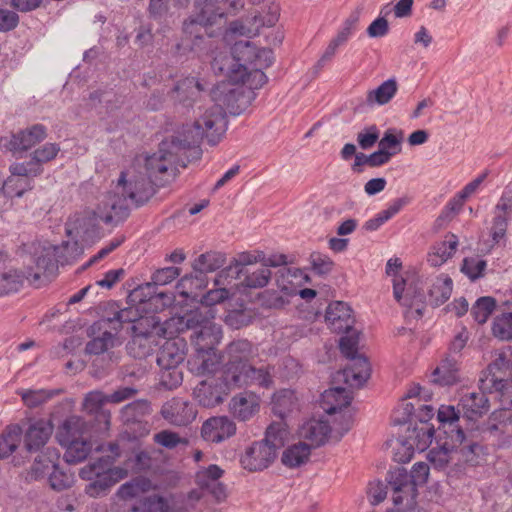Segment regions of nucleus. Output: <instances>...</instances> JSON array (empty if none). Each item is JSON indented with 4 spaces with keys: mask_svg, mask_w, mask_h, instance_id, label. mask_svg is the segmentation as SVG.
Segmentation results:
<instances>
[{
    "mask_svg": "<svg viewBox=\"0 0 512 512\" xmlns=\"http://www.w3.org/2000/svg\"><path fill=\"white\" fill-rule=\"evenodd\" d=\"M286 434L280 423L271 424L264 439L246 448L240 458L242 467L250 472L267 469L276 459L278 450L284 446Z\"/></svg>",
    "mask_w": 512,
    "mask_h": 512,
    "instance_id": "6",
    "label": "nucleus"
},
{
    "mask_svg": "<svg viewBox=\"0 0 512 512\" xmlns=\"http://www.w3.org/2000/svg\"><path fill=\"white\" fill-rule=\"evenodd\" d=\"M33 188V180L27 177L9 176L3 183V194L8 197H21L26 191Z\"/></svg>",
    "mask_w": 512,
    "mask_h": 512,
    "instance_id": "50",
    "label": "nucleus"
},
{
    "mask_svg": "<svg viewBox=\"0 0 512 512\" xmlns=\"http://www.w3.org/2000/svg\"><path fill=\"white\" fill-rule=\"evenodd\" d=\"M487 266L485 260L477 257L464 258L461 271L472 281L483 276V272Z\"/></svg>",
    "mask_w": 512,
    "mask_h": 512,
    "instance_id": "62",
    "label": "nucleus"
},
{
    "mask_svg": "<svg viewBox=\"0 0 512 512\" xmlns=\"http://www.w3.org/2000/svg\"><path fill=\"white\" fill-rule=\"evenodd\" d=\"M180 275V269L177 267H164L161 269H158L153 275H152V283H146L145 285H141L134 289L130 297H132L133 301H139V302H146L151 301L154 298H160L163 299V305L168 306L171 305L173 302L172 295L159 292L155 296L151 295V291L154 290L155 286L158 285H166L172 282L174 279H176Z\"/></svg>",
    "mask_w": 512,
    "mask_h": 512,
    "instance_id": "12",
    "label": "nucleus"
},
{
    "mask_svg": "<svg viewBox=\"0 0 512 512\" xmlns=\"http://www.w3.org/2000/svg\"><path fill=\"white\" fill-rule=\"evenodd\" d=\"M493 335L500 340L512 339V312L502 313L495 317L492 325Z\"/></svg>",
    "mask_w": 512,
    "mask_h": 512,
    "instance_id": "56",
    "label": "nucleus"
},
{
    "mask_svg": "<svg viewBox=\"0 0 512 512\" xmlns=\"http://www.w3.org/2000/svg\"><path fill=\"white\" fill-rule=\"evenodd\" d=\"M25 278L27 275L16 269L0 271V296L17 292Z\"/></svg>",
    "mask_w": 512,
    "mask_h": 512,
    "instance_id": "48",
    "label": "nucleus"
},
{
    "mask_svg": "<svg viewBox=\"0 0 512 512\" xmlns=\"http://www.w3.org/2000/svg\"><path fill=\"white\" fill-rule=\"evenodd\" d=\"M511 424L512 412L510 410L496 411L490 416L487 431L498 438L499 446H507L512 443Z\"/></svg>",
    "mask_w": 512,
    "mask_h": 512,
    "instance_id": "30",
    "label": "nucleus"
},
{
    "mask_svg": "<svg viewBox=\"0 0 512 512\" xmlns=\"http://www.w3.org/2000/svg\"><path fill=\"white\" fill-rule=\"evenodd\" d=\"M106 402H109L108 395L101 391H91L86 394L84 398L83 408L88 413H96L97 419L103 420L105 428H108L110 424V412L102 410V406Z\"/></svg>",
    "mask_w": 512,
    "mask_h": 512,
    "instance_id": "41",
    "label": "nucleus"
},
{
    "mask_svg": "<svg viewBox=\"0 0 512 512\" xmlns=\"http://www.w3.org/2000/svg\"><path fill=\"white\" fill-rule=\"evenodd\" d=\"M508 363L503 356L497 357L479 378V392L462 396L461 406L469 419H474L489 411L487 393L501 392L506 386Z\"/></svg>",
    "mask_w": 512,
    "mask_h": 512,
    "instance_id": "5",
    "label": "nucleus"
},
{
    "mask_svg": "<svg viewBox=\"0 0 512 512\" xmlns=\"http://www.w3.org/2000/svg\"><path fill=\"white\" fill-rule=\"evenodd\" d=\"M413 433L415 434L413 444H415L416 449L424 451L432 443L435 429L434 426L421 425L420 427H416Z\"/></svg>",
    "mask_w": 512,
    "mask_h": 512,
    "instance_id": "63",
    "label": "nucleus"
},
{
    "mask_svg": "<svg viewBox=\"0 0 512 512\" xmlns=\"http://www.w3.org/2000/svg\"><path fill=\"white\" fill-rule=\"evenodd\" d=\"M239 280L246 288L259 289L265 287L270 278L271 271L268 268H253L241 270L240 268L227 267L216 277V284L222 283L223 279Z\"/></svg>",
    "mask_w": 512,
    "mask_h": 512,
    "instance_id": "17",
    "label": "nucleus"
},
{
    "mask_svg": "<svg viewBox=\"0 0 512 512\" xmlns=\"http://www.w3.org/2000/svg\"><path fill=\"white\" fill-rule=\"evenodd\" d=\"M202 320L194 328L193 334L190 336L195 351L201 350H217L223 338V332L220 325L215 324L212 320L215 314L210 310L206 313L202 312Z\"/></svg>",
    "mask_w": 512,
    "mask_h": 512,
    "instance_id": "13",
    "label": "nucleus"
},
{
    "mask_svg": "<svg viewBox=\"0 0 512 512\" xmlns=\"http://www.w3.org/2000/svg\"><path fill=\"white\" fill-rule=\"evenodd\" d=\"M178 8L187 7L192 2V15L183 22L182 37L177 44L179 51L202 52L208 48L209 38L214 36L213 27L220 25L227 7L236 10L238 0H173Z\"/></svg>",
    "mask_w": 512,
    "mask_h": 512,
    "instance_id": "2",
    "label": "nucleus"
},
{
    "mask_svg": "<svg viewBox=\"0 0 512 512\" xmlns=\"http://www.w3.org/2000/svg\"><path fill=\"white\" fill-rule=\"evenodd\" d=\"M451 438L453 442L459 443V446L456 447L461 454L465 467L467 468L478 465L480 455L483 453L482 446L475 442L466 443L465 433L458 427Z\"/></svg>",
    "mask_w": 512,
    "mask_h": 512,
    "instance_id": "36",
    "label": "nucleus"
},
{
    "mask_svg": "<svg viewBox=\"0 0 512 512\" xmlns=\"http://www.w3.org/2000/svg\"><path fill=\"white\" fill-rule=\"evenodd\" d=\"M458 381L459 361L455 356L449 355L434 370L431 382L441 386H450Z\"/></svg>",
    "mask_w": 512,
    "mask_h": 512,
    "instance_id": "35",
    "label": "nucleus"
},
{
    "mask_svg": "<svg viewBox=\"0 0 512 512\" xmlns=\"http://www.w3.org/2000/svg\"><path fill=\"white\" fill-rule=\"evenodd\" d=\"M89 426L80 416L66 418L58 427L56 439L66 448L64 459L69 464L82 462L89 455L92 446L89 440Z\"/></svg>",
    "mask_w": 512,
    "mask_h": 512,
    "instance_id": "8",
    "label": "nucleus"
},
{
    "mask_svg": "<svg viewBox=\"0 0 512 512\" xmlns=\"http://www.w3.org/2000/svg\"><path fill=\"white\" fill-rule=\"evenodd\" d=\"M201 310H192L182 316H173L161 323L160 336L172 340L177 334L197 328L202 320Z\"/></svg>",
    "mask_w": 512,
    "mask_h": 512,
    "instance_id": "27",
    "label": "nucleus"
},
{
    "mask_svg": "<svg viewBox=\"0 0 512 512\" xmlns=\"http://www.w3.org/2000/svg\"><path fill=\"white\" fill-rule=\"evenodd\" d=\"M248 83L221 81L211 91L213 104L205 108L192 125H186L177 136V143L184 148H197L203 139L214 146L227 129L226 111L232 115L243 113L255 98Z\"/></svg>",
    "mask_w": 512,
    "mask_h": 512,
    "instance_id": "1",
    "label": "nucleus"
},
{
    "mask_svg": "<svg viewBox=\"0 0 512 512\" xmlns=\"http://www.w3.org/2000/svg\"><path fill=\"white\" fill-rule=\"evenodd\" d=\"M130 200L121 191L109 192L98 205L99 217L106 224H118L129 216Z\"/></svg>",
    "mask_w": 512,
    "mask_h": 512,
    "instance_id": "18",
    "label": "nucleus"
},
{
    "mask_svg": "<svg viewBox=\"0 0 512 512\" xmlns=\"http://www.w3.org/2000/svg\"><path fill=\"white\" fill-rule=\"evenodd\" d=\"M161 336H132V339L127 344L128 353L134 358H146L153 351L154 347L158 345V339Z\"/></svg>",
    "mask_w": 512,
    "mask_h": 512,
    "instance_id": "43",
    "label": "nucleus"
},
{
    "mask_svg": "<svg viewBox=\"0 0 512 512\" xmlns=\"http://www.w3.org/2000/svg\"><path fill=\"white\" fill-rule=\"evenodd\" d=\"M108 326L109 320H98L88 328L91 340L85 347L87 354L99 355L114 347L116 334Z\"/></svg>",
    "mask_w": 512,
    "mask_h": 512,
    "instance_id": "21",
    "label": "nucleus"
},
{
    "mask_svg": "<svg viewBox=\"0 0 512 512\" xmlns=\"http://www.w3.org/2000/svg\"><path fill=\"white\" fill-rule=\"evenodd\" d=\"M53 432L49 420L38 419L31 422L24 434V445L28 452L40 451L48 442Z\"/></svg>",
    "mask_w": 512,
    "mask_h": 512,
    "instance_id": "29",
    "label": "nucleus"
},
{
    "mask_svg": "<svg viewBox=\"0 0 512 512\" xmlns=\"http://www.w3.org/2000/svg\"><path fill=\"white\" fill-rule=\"evenodd\" d=\"M225 380L231 388H245L249 386L270 388L273 384V377L269 367H255L250 363L236 369L235 373L226 375Z\"/></svg>",
    "mask_w": 512,
    "mask_h": 512,
    "instance_id": "14",
    "label": "nucleus"
},
{
    "mask_svg": "<svg viewBox=\"0 0 512 512\" xmlns=\"http://www.w3.org/2000/svg\"><path fill=\"white\" fill-rule=\"evenodd\" d=\"M226 262L225 254L216 251H209L199 255L193 262V269L201 275L214 272L221 268Z\"/></svg>",
    "mask_w": 512,
    "mask_h": 512,
    "instance_id": "44",
    "label": "nucleus"
},
{
    "mask_svg": "<svg viewBox=\"0 0 512 512\" xmlns=\"http://www.w3.org/2000/svg\"><path fill=\"white\" fill-rule=\"evenodd\" d=\"M17 394L21 397L23 403L29 408H35L47 402L57 394V391L45 389H20Z\"/></svg>",
    "mask_w": 512,
    "mask_h": 512,
    "instance_id": "49",
    "label": "nucleus"
},
{
    "mask_svg": "<svg viewBox=\"0 0 512 512\" xmlns=\"http://www.w3.org/2000/svg\"><path fill=\"white\" fill-rule=\"evenodd\" d=\"M47 137V128L42 124H34L12 134L8 148L13 152H23L39 144Z\"/></svg>",
    "mask_w": 512,
    "mask_h": 512,
    "instance_id": "24",
    "label": "nucleus"
},
{
    "mask_svg": "<svg viewBox=\"0 0 512 512\" xmlns=\"http://www.w3.org/2000/svg\"><path fill=\"white\" fill-rule=\"evenodd\" d=\"M43 170L44 169H40L38 166H36L31 159L26 162L13 163L9 167L11 176L20 178L27 177L31 180H33L34 177L41 175Z\"/></svg>",
    "mask_w": 512,
    "mask_h": 512,
    "instance_id": "61",
    "label": "nucleus"
},
{
    "mask_svg": "<svg viewBox=\"0 0 512 512\" xmlns=\"http://www.w3.org/2000/svg\"><path fill=\"white\" fill-rule=\"evenodd\" d=\"M186 149L177 143V136L173 137L170 142L163 141L159 151L145 159L148 180L141 177L127 181L126 174L122 172L116 189L121 190L131 203L137 206L142 205L153 194L151 183L162 186L174 177L176 156L179 151Z\"/></svg>",
    "mask_w": 512,
    "mask_h": 512,
    "instance_id": "3",
    "label": "nucleus"
},
{
    "mask_svg": "<svg viewBox=\"0 0 512 512\" xmlns=\"http://www.w3.org/2000/svg\"><path fill=\"white\" fill-rule=\"evenodd\" d=\"M47 454L48 455L41 454L35 458L27 472L26 478L28 480L37 481L43 479L46 475H50L53 467L55 466L52 456H55L56 454L52 450H48Z\"/></svg>",
    "mask_w": 512,
    "mask_h": 512,
    "instance_id": "47",
    "label": "nucleus"
},
{
    "mask_svg": "<svg viewBox=\"0 0 512 512\" xmlns=\"http://www.w3.org/2000/svg\"><path fill=\"white\" fill-rule=\"evenodd\" d=\"M161 414L172 425L186 426L196 418L197 411L192 403L173 398L163 405Z\"/></svg>",
    "mask_w": 512,
    "mask_h": 512,
    "instance_id": "23",
    "label": "nucleus"
},
{
    "mask_svg": "<svg viewBox=\"0 0 512 512\" xmlns=\"http://www.w3.org/2000/svg\"><path fill=\"white\" fill-rule=\"evenodd\" d=\"M236 433V424L227 416L211 417L201 427V437L211 443H221Z\"/></svg>",
    "mask_w": 512,
    "mask_h": 512,
    "instance_id": "22",
    "label": "nucleus"
},
{
    "mask_svg": "<svg viewBox=\"0 0 512 512\" xmlns=\"http://www.w3.org/2000/svg\"><path fill=\"white\" fill-rule=\"evenodd\" d=\"M310 454L311 445L301 441L287 447L283 451L281 462L288 468H297L308 461Z\"/></svg>",
    "mask_w": 512,
    "mask_h": 512,
    "instance_id": "40",
    "label": "nucleus"
},
{
    "mask_svg": "<svg viewBox=\"0 0 512 512\" xmlns=\"http://www.w3.org/2000/svg\"><path fill=\"white\" fill-rule=\"evenodd\" d=\"M48 481L53 490L60 492L73 485L74 475L72 473L65 472L55 464L49 475Z\"/></svg>",
    "mask_w": 512,
    "mask_h": 512,
    "instance_id": "57",
    "label": "nucleus"
},
{
    "mask_svg": "<svg viewBox=\"0 0 512 512\" xmlns=\"http://www.w3.org/2000/svg\"><path fill=\"white\" fill-rule=\"evenodd\" d=\"M150 404L146 400H137L127 404L122 409L123 417L127 422L139 421L141 417L150 413Z\"/></svg>",
    "mask_w": 512,
    "mask_h": 512,
    "instance_id": "59",
    "label": "nucleus"
},
{
    "mask_svg": "<svg viewBox=\"0 0 512 512\" xmlns=\"http://www.w3.org/2000/svg\"><path fill=\"white\" fill-rule=\"evenodd\" d=\"M496 300L493 297H480L472 306L471 314L476 322L484 324L494 312Z\"/></svg>",
    "mask_w": 512,
    "mask_h": 512,
    "instance_id": "54",
    "label": "nucleus"
},
{
    "mask_svg": "<svg viewBox=\"0 0 512 512\" xmlns=\"http://www.w3.org/2000/svg\"><path fill=\"white\" fill-rule=\"evenodd\" d=\"M69 248V243L64 242L61 246L52 245L50 243L39 244L34 248L33 258L36 265V271H29L27 279L32 278L33 281L40 279L42 274H53L57 268L58 263H64L68 260L64 257L62 252Z\"/></svg>",
    "mask_w": 512,
    "mask_h": 512,
    "instance_id": "11",
    "label": "nucleus"
},
{
    "mask_svg": "<svg viewBox=\"0 0 512 512\" xmlns=\"http://www.w3.org/2000/svg\"><path fill=\"white\" fill-rule=\"evenodd\" d=\"M256 57V46L248 40L236 41L231 54H218L211 67L215 74L225 76L233 82L248 83L252 88H261L267 77L260 69H251Z\"/></svg>",
    "mask_w": 512,
    "mask_h": 512,
    "instance_id": "4",
    "label": "nucleus"
},
{
    "mask_svg": "<svg viewBox=\"0 0 512 512\" xmlns=\"http://www.w3.org/2000/svg\"><path fill=\"white\" fill-rule=\"evenodd\" d=\"M258 28L254 21L251 19H247L245 21L243 20H236L229 24V27L227 29V36H246V37H252L257 35Z\"/></svg>",
    "mask_w": 512,
    "mask_h": 512,
    "instance_id": "60",
    "label": "nucleus"
},
{
    "mask_svg": "<svg viewBox=\"0 0 512 512\" xmlns=\"http://www.w3.org/2000/svg\"><path fill=\"white\" fill-rule=\"evenodd\" d=\"M185 359V343L183 340H167L157 355L160 368H176Z\"/></svg>",
    "mask_w": 512,
    "mask_h": 512,
    "instance_id": "32",
    "label": "nucleus"
},
{
    "mask_svg": "<svg viewBox=\"0 0 512 512\" xmlns=\"http://www.w3.org/2000/svg\"><path fill=\"white\" fill-rule=\"evenodd\" d=\"M223 473L224 471L218 465L211 464L197 471L196 482L200 487L207 486L214 481H219Z\"/></svg>",
    "mask_w": 512,
    "mask_h": 512,
    "instance_id": "64",
    "label": "nucleus"
},
{
    "mask_svg": "<svg viewBox=\"0 0 512 512\" xmlns=\"http://www.w3.org/2000/svg\"><path fill=\"white\" fill-rule=\"evenodd\" d=\"M388 484L392 490V501L399 511L414 509L418 496L417 488L409 482L408 471L396 468L388 474Z\"/></svg>",
    "mask_w": 512,
    "mask_h": 512,
    "instance_id": "10",
    "label": "nucleus"
},
{
    "mask_svg": "<svg viewBox=\"0 0 512 512\" xmlns=\"http://www.w3.org/2000/svg\"><path fill=\"white\" fill-rule=\"evenodd\" d=\"M133 336H160L161 322L156 316L142 317L132 326Z\"/></svg>",
    "mask_w": 512,
    "mask_h": 512,
    "instance_id": "53",
    "label": "nucleus"
},
{
    "mask_svg": "<svg viewBox=\"0 0 512 512\" xmlns=\"http://www.w3.org/2000/svg\"><path fill=\"white\" fill-rule=\"evenodd\" d=\"M452 285V279L444 274L432 279L428 292L429 304L437 307L446 302L451 296Z\"/></svg>",
    "mask_w": 512,
    "mask_h": 512,
    "instance_id": "38",
    "label": "nucleus"
},
{
    "mask_svg": "<svg viewBox=\"0 0 512 512\" xmlns=\"http://www.w3.org/2000/svg\"><path fill=\"white\" fill-rule=\"evenodd\" d=\"M457 246V236L452 233L448 234L445 240L433 246L432 252L428 255V262L435 267L442 265L455 254Z\"/></svg>",
    "mask_w": 512,
    "mask_h": 512,
    "instance_id": "39",
    "label": "nucleus"
},
{
    "mask_svg": "<svg viewBox=\"0 0 512 512\" xmlns=\"http://www.w3.org/2000/svg\"><path fill=\"white\" fill-rule=\"evenodd\" d=\"M352 397L343 387H334L322 394L323 409L328 414H335L350 405Z\"/></svg>",
    "mask_w": 512,
    "mask_h": 512,
    "instance_id": "37",
    "label": "nucleus"
},
{
    "mask_svg": "<svg viewBox=\"0 0 512 512\" xmlns=\"http://www.w3.org/2000/svg\"><path fill=\"white\" fill-rule=\"evenodd\" d=\"M60 151L61 148L59 144L45 143L32 152L31 160L36 166H38L40 169H43V165L54 160Z\"/></svg>",
    "mask_w": 512,
    "mask_h": 512,
    "instance_id": "55",
    "label": "nucleus"
},
{
    "mask_svg": "<svg viewBox=\"0 0 512 512\" xmlns=\"http://www.w3.org/2000/svg\"><path fill=\"white\" fill-rule=\"evenodd\" d=\"M405 279L395 277L393 279V295L402 306L413 309L418 317L423 315L426 296L421 288L410 284L407 288Z\"/></svg>",
    "mask_w": 512,
    "mask_h": 512,
    "instance_id": "20",
    "label": "nucleus"
},
{
    "mask_svg": "<svg viewBox=\"0 0 512 512\" xmlns=\"http://www.w3.org/2000/svg\"><path fill=\"white\" fill-rule=\"evenodd\" d=\"M100 221L98 209L84 211L75 218L74 229L86 240H94L100 238L101 235Z\"/></svg>",
    "mask_w": 512,
    "mask_h": 512,
    "instance_id": "33",
    "label": "nucleus"
},
{
    "mask_svg": "<svg viewBox=\"0 0 512 512\" xmlns=\"http://www.w3.org/2000/svg\"><path fill=\"white\" fill-rule=\"evenodd\" d=\"M427 459L435 469L444 471L448 477L458 478L466 472V467L456 446L449 448L444 444L432 448Z\"/></svg>",
    "mask_w": 512,
    "mask_h": 512,
    "instance_id": "15",
    "label": "nucleus"
},
{
    "mask_svg": "<svg viewBox=\"0 0 512 512\" xmlns=\"http://www.w3.org/2000/svg\"><path fill=\"white\" fill-rule=\"evenodd\" d=\"M169 504L166 498L150 495L139 500L133 507V512H168Z\"/></svg>",
    "mask_w": 512,
    "mask_h": 512,
    "instance_id": "52",
    "label": "nucleus"
},
{
    "mask_svg": "<svg viewBox=\"0 0 512 512\" xmlns=\"http://www.w3.org/2000/svg\"><path fill=\"white\" fill-rule=\"evenodd\" d=\"M230 389L223 375V380L209 378L199 382L193 390V395L201 406L211 408L222 403Z\"/></svg>",
    "mask_w": 512,
    "mask_h": 512,
    "instance_id": "19",
    "label": "nucleus"
},
{
    "mask_svg": "<svg viewBox=\"0 0 512 512\" xmlns=\"http://www.w3.org/2000/svg\"><path fill=\"white\" fill-rule=\"evenodd\" d=\"M148 482L145 479L135 478L122 484L117 490V496L122 500L138 497L145 491Z\"/></svg>",
    "mask_w": 512,
    "mask_h": 512,
    "instance_id": "58",
    "label": "nucleus"
},
{
    "mask_svg": "<svg viewBox=\"0 0 512 512\" xmlns=\"http://www.w3.org/2000/svg\"><path fill=\"white\" fill-rule=\"evenodd\" d=\"M398 84L394 78H390L384 81L376 89L371 90L367 93L366 102L368 105H385L387 104L397 93Z\"/></svg>",
    "mask_w": 512,
    "mask_h": 512,
    "instance_id": "45",
    "label": "nucleus"
},
{
    "mask_svg": "<svg viewBox=\"0 0 512 512\" xmlns=\"http://www.w3.org/2000/svg\"><path fill=\"white\" fill-rule=\"evenodd\" d=\"M273 412L281 418L298 408L295 392L290 389H281L274 393L272 398Z\"/></svg>",
    "mask_w": 512,
    "mask_h": 512,
    "instance_id": "42",
    "label": "nucleus"
},
{
    "mask_svg": "<svg viewBox=\"0 0 512 512\" xmlns=\"http://www.w3.org/2000/svg\"><path fill=\"white\" fill-rule=\"evenodd\" d=\"M201 84L194 77L178 81L172 90V98L184 107H190L202 91Z\"/></svg>",
    "mask_w": 512,
    "mask_h": 512,
    "instance_id": "34",
    "label": "nucleus"
},
{
    "mask_svg": "<svg viewBox=\"0 0 512 512\" xmlns=\"http://www.w3.org/2000/svg\"><path fill=\"white\" fill-rule=\"evenodd\" d=\"M81 479L89 481L85 493L93 498L106 495L111 487L128 476V470L114 466V458L102 456L90 461L79 471Z\"/></svg>",
    "mask_w": 512,
    "mask_h": 512,
    "instance_id": "7",
    "label": "nucleus"
},
{
    "mask_svg": "<svg viewBox=\"0 0 512 512\" xmlns=\"http://www.w3.org/2000/svg\"><path fill=\"white\" fill-rule=\"evenodd\" d=\"M260 410V398L253 392H242L233 396L229 411L239 421H248Z\"/></svg>",
    "mask_w": 512,
    "mask_h": 512,
    "instance_id": "28",
    "label": "nucleus"
},
{
    "mask_svg": "<svg viewBox=\"0 0 512 512\" xmlns=\"http://www.w3.org/2000/svg\"><path fill=\"white\" fill-rule=\"evenodd\" d=\"M223 354V375L235 373L257 355L256 347L247 339H237L226 345Z\"/></svg>",
    "mask_w": 512,
    "mask_h": 512,
    "instance_id": "16",
    "label": "nucleus"
},
{
    "mask_svg": "<svg viewBox=\"0 0 512 512\" xmlns=\"http://www.w3.org/2000/svg\"><path fill=\"white\" fill-rule=\"evenodd\" d=\"M22 429L19 425H9L0 434V459L9 457L19 446Z\"/></svg>",
    "mask_w": 512,
    "mask_h": 512,
    "instance_id": "46",
    "label": "nucleus"
},
{
    "mask_svg": "<svg viewBox=\"0 0 512 512\" xmlns=\"http://www.w3.org/2000/svg\"><path fill=\"white\" fill-rule=\"evenodd\" d=\"M331 433V427L327 421L312 419L305 422L299 429V436L303 439V442L313 447H319L323 445L329 434Z\"/></svg>",
    "mask_w": 512,
    "mask_h": 512,
    "instance_id": "31",
    "label": "nucleus"
},
{
    "mask_svg": "<svg viewBox=\"0 0 512 512\" xmlns=\"http://www.w3.org/2000/svg\"><path fill=\"white\" fill-rule=\"evenodd\" d=\"M358 336L355 334L340 339L341 353L351 360V364L343 370L345 382L350 386L361 387L370 377L371 367L367 358L358 354Z\"/></svg>",
    "mask_w": 512,
    "mask_h": 512,
    "instance_id": "9",
    "label": "nucleus"
},
{
    "mask_svg": "<svg viewBox=\"0 0 512 512\" xmlns=\"http://www.w3.org/2000/svg\"><path fill=\"white\" fill-rule=\"evenodd\" d=\"M225 281H228V279H223L222 283L220 284L215 283V285L218 287L209 290L206 294L202 296L201 303L203 307L198 308L197 310H201L203 313H206L208 310H210L211 313L214 314V311L212 310L211 306L219 304L230 297L229 290L226 287H221V285L225 284Z\"/></svg>",
    "mask_w": 512,
    "mask_h": 512,
    "instance_id": "51",
    "label": "nucleus"
},
{
    "mask_svg": "<svg viewBox=\"0 0 512 512\" xmlns=\"http://www.w3.org/2000/svg\"><path fill=\"white\" fill-rule=\"evenodd\" d=\"M325 320L330 329L336 333L349 332L354 325L352 309L342 301H335L328 305Z\"/></svg>",
    "mask_w": 512,
    "mask_h": 512,
    "instance_id": "25",
    "label": "nucleus"
},
{
    "mask_svg": "<svg viewBox=\"0 0 512 512\" xmlns=\"http://www.w3.org/2000/svg\"><path fill=\"white\" fill-rule=\"evenodd\" d=\"M222 363H224L222 353H218L217 350H201L195 351L189 358L188 367L193 374L204 376L216 373Z\"/></svg>",
    "mask_w": 512,
    "mask_h": 512,
    "instance_id": "26",
    "label": "nucleus"
}]
</instances>
